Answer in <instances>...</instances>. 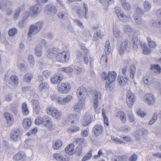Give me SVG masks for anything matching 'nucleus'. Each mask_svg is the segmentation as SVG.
<instances>
[{"mask_svg":"<svg viewBox=\"0 0 161 161\" xmlns=\"http://www.w3.org/2000/svg\"><path fill=\"white\" fill-rule=\"evenodd\" d=\"M102 75L104 76V79L106 80L105 88L106 90H110V85L115 80L116 73L114 71L109 72L107 75L106 73L104 72L102 73Z\"/></svg>","mask_w":161,"mask_h":161,"instance_id":"f257e3e1","label":"nucleus"},{"mask_svg":"<svg viewBox=\"0 0 161 161\" xmlns=\"http://www.w3.org/2000/svg\"><path fill=\"white\" fill-rule=\"evenodd\" d=\"M132 42L133 43V47L136 49L138 48V44L143 48L142 53L145 54H148L151 53L150 49L147 47L146 44L143 42H141L140 41H138V38L136 37H134L132 39Z\"/></svg>","mask_w":161,"mask_h":161,"instance_id":"f03ea898","label":"nucleus"},{"mask_svg":"<svg viewBox=\"0 0 161 161\" xmlns=\"http://www.w3.org/2000/svg\"><path fill=\"white\" fill-rule=\"evenodd\" d=\"M43 22L42 21L37 22L34 25H31L29 29L27 35L31 37L32 34H36L42 29L43 26Z\"/></svg>","mask_w":161,"mask_h":161,"instance_id":"7ed1b4c3","label":"nucleus"},{"mask_svg":"<svg viewBox=\"0 0 161 161\" xmlns=\"http://www.w3.org/2000/svg\"><path fill=\"white\" fill-rule=\"evenodd\" d=\"M130 44L128 40H125L122 41L118 48V51L119 54L123 55L125 52H130Z\"/></svg>","mask_w":161,"mask_h":161,"instance_id":"20e7f679","label":"nucleus"},{"mask_svg":"<svg viewBox=\"0 0 161 161\" xmlns=\"http://www.w3.org/2000/svg\"><path fill=\"white\" fill-rule=\"evenodd\" d=\"M70 57V52L69 51H63L58 53L56 57V60L59 62L64 63L68 61Z\"/></svg>","mask_w":161,"mask_h":161,"instance_id":"39448f33","label":"nucleus"},{"mask_svg":"<svg viewBox=\"0 0 161 161\" xmlns=\"http://www.w3.org/2000/svg\"><path fill=\"white\" fill-rule=\"evenodd\" d=\"M136 100V97L134 94L131 91H128L126 93V102L128 107L130 108H131Z\"/></svg>","mask_w":161,"mask_h":161,"instance_id":"423d86ee","label":"nucleus"},{"mask_svg":"<svg viewBox=\"0 0 161 161\" xmlns=\"http://www.w3.org/2000/svg\"><path fill=\"white\" fill-rule=\"evenodd\" d=\"M83 6L82 9H78L76 12L79 17L81 19L85 17L86 19L88 18L87 14L88 12L87 5L83 3Z\"/></svg>","mask_w":161,"mask_h":161,"instance_id":"0eeeda50","label":"nucleus"},{"mask_svg":"<svg viewBox=\"0 0 161 161\" xmlns=\"http://www.w3.org/2000/svg\"><path fill=\"white\" fill-rule=\"evenodd\" d=\"M47 112L49 114H51L53 117L58 120L61 119V114L56 108H49L47 109Z\"/></svg>","mask_w":161,"mask_h":161,"instance_id":"6e6552de","label":"nucleus"},{"mask_svg":"<svg viewBox=\"0 0 161 161\" xmlns=\"http://www.w3.org/2000/svg\"><path fill=\"white\" fill-rule=\"evenodd\" d=\"M77 95L79 100H85L87 94L86 89L83 86H80L77 91Z\"/></svg>","mask_w":161,"mask_h":161,"instance_id":"1a4fd4ad","label":"nucleus"},{"mask_svg":"<svg viewBox=\"0 0 161 161\" xmlns=\"http://www.w3.org/2000/svg\"><path fill=\"white\" fill-rule=\"evenodd\" d=\"M58 91L60 93H65L69 92L71 86L68 83H62L58 86Z\"/></svg>","mask_w":161,"mask_h":161,"instance_id":"9d476101","label":"nucleus"},{"mask_svg":"<svg viewBox=\"0 0 161 161\" xmlns=\"http://www.w3.org/2000/svg\"><path fill=\"white\" fill-rule=\"evenodd\" d=\"M144 98L145 102L149 105H153L156 101L155 97L152 94H146L145 95Z\"/></svg>","mask_w":161,"mask_h":161,"instance_id":"9b49d317","label":"nucleus"},{"mask_svg":"<svg viewBox=\"0 0 161 161\" xmlns=\"http://www.w3.org/2000/svg\"><path fill=\"white\" fill-rule=\"evenodd\" d=\"M101 94L99 91H95L94 92L92 99L94 102V108L95 109H97L99 106L98 101L101 97Z\"/></svg>","mask_w":161,"mask_h":161,"instance_id":"f8f14e48","label":"nucleus"},{"mask_svg":"<svg viewBox=\"0 0 161 161\" xmlns=\"http://www.w3.org/2000/svg\"><path fill=\"white\" fill-rule=\"evenodd\" d=\"M63 78L64 75L58 73L51 78V81L52 84H57L60 82Z\"/></svg>","mask_w":161,"mask_h":161,"instance_id":"ddd939ff","label":"nucleus"},{"mask_svg":"<svg viewBox=\"0 0 161 161\" xmlns=\"http://www.w3.org/2000/svg\"><path fill=\"white\" fill-rule=\"evenodd\" d=\"M22 134V130L20 129H15L10 135L11 139L14 141H16L21 137Z\"/></svg>","mask_w":161,"mask_h":161,"instance_id":"4468645a","label":"nucleus"},{"mask_svg":"<svg viewBox=\"0 0 161 161\" xmlns=\"http://www.w3.org/2000/svg\"><path fill=\"white\" fill-rule=\"evenodd\" d=\"M42 124L44 126L49 128L52 127L53 123L52 119L48 116L45 115L42 118Z\"/></svg>","mask_w":161,"mask_h":161,"instance_id":"2eb2a0df","label":"nucleus"},{"mask_svg":"<svg viewBox=\"0 0 161 161\" xmlns=\"http://www.w3.org/2000/svg\"><path fill=\"white\" fill-rule=\"evenodd\" d=\"M103 131V127L100 125H95L92 130V134L95 137H97L101 134Z\"/></svg>","mask_w":161,"mask_h":161,"instance_id":"dca6fc26","label":"nucleus"},{"mask_svg":"<svg viewBox=\"0 0 161 161\" xmlns=\"http://www.w3.org/2000/svg\"><path fill=\"white\" fill-rule=\"evenodd\" d=\"M84 100H79L77 103L74 106V111L77 112H79L83 108L84 106Z\"/></svg>","mask_w":161,"mask_h":161,"instance_id":"f3484780","label":"nucleus"},{"mask_svg":"<svg viewBox=\"0 0 161 161\" xmlns=\"http://www.w3.org/2000/svg\"><path fill=\"white\" fill-rule=\"evenodd\" d=\"M45 11L49 14L53 15L57 12L56 8L54 6L51 5H47L45 7Z\"/></svg>","mask_w":161,"mask_h":161,"instance_id":"a211bd4d","label":"nucleus"},{"mask_svg":"<svg viewBox=\"0 0 161 161\" xmlns=\"http://www.w3.org/2000/svg\"><path fill=\"white\" fill-rule=\"evenodd\" d=\"M92 120V115L90 113H86L84 117V120L82 122V125L84 126H87L91 122Z\"/></svg>","mask_w":161,"mask_h":161,"instance_id":"6ab92c4d","label":"nucleus"},{"mask_svg":"<svg viewBox=\"0 0 161 161\" xmlns=\"http://www.w3.org/2000/svg\"><path fill=\"white\" fill-rule=\"evenodd\" d=\"M39 4H36L30 7V13L33 17H36L40 13Z\"/></svg>","mask_w":161,"mask_h":161,"instance_id":"aec40b11","label":"nucleus"},{"mask_svg":"<svg viewBox=\"0 0 161 161\" xmlns=\"http://www.w3.org/2000/svg\"><path fill=\"white\" fill-rule=\"evenodd\" d=\"M129 78L125 76H122L119 75L118 77L117 81L121 86H125L128 84Z\"/></svg>","mask_w":161,"mask_h":161,"instance_id":"412c9836","label":"nucleus"},{"mask_svg":"<svg viewBox=\"0 0 161 161\" xmlns=\"http://www.w3.org/2000/svg\"><path fill=\"white\" fill-rule=\"evenodd\" d=\"M143 81L145 84L147 85H152L156 83L157 85H159V83L158 82H156L155 79L152 78L148 76L144 77Z\"/></svg>","mask_w":161,"mask_h":161,"instance_id":"4be33fe9","label":"nucleus"},{"mask_svg":"<svg viewBox=\"0 0 161 161\" xmlns=\"http://www.w3.org/2000/svg\"><path fill=\"white\" fill-rule=\"evenodd\" d=\"M33 110L36 114H38L40 110V103L37 100H33L32 101Z\"/></svg>","mask_w":161,"mask_h":161,"instance_id":"5701e85b","label":"nucleus"},{"mask_svg":"<svg viewBox=\"0 0 161 161\" xmlns=\"http://www.w3.org/2000/svg\"><path fill=\"white\" fill-rule=\"evenodd\" d=\"M4 116L7 120L8 125H11L14 122V119L13 115L8 112H5L4 114Z\"/></svg>","mask_w":161,"mask_h":161,"instance_id":"b1692460","label":"nucleus"},{"mask_svg":"<svg viewBox=\"0 0 161 161\" xmlns=\"http://www.w3.org/2000/svg\"><path fill=\"white\" fill-rule=\"evenodd\" d=\"M83 60V61L84 63L87 65L89 62L90 66H92V64L94 62L93 59L90 57H88L87 54H84V55L81 60Z\"/></svg>","mask_w":161,"mask_h":161,"instance_id":"393cba45","label":"nucleus"},{"mask_svg":"<svg viewBox=\"0 0 161 161\" xmlns=\"http://www.w3.org/2000/svg\"><path fill=\"white\" fill-rule=\"evenodd\" d=\"M72 99V96L71 95H68L63 98L60 97L59 104H64L70 102Z\"/></svg>","mask_w":161,"mask_h":161,"instance_id":"a878e982","label":"nucleus"},{"mask_svg":"<svg viewBox=\"0 0 161 161\" xmlns=\"http://www.w3.org/2000/svg\"><path fill=\"white\" fill-rule=\"evenodd\" d=\"M120 3L122 8L125 10L128 11L131 8L130 4L126 1V0H120Z\"/></svg>","mask_w":161,"mask_h":161,"instance_id":"bb28decb","label":"nucleus"},{"mask_svg":"<svg viewBox=\"0 0 161 161\" xmlns=\"http://www.w3.org/2000/svg\"><path fill=\"white\" fill-rule=\"evenodd\" d=\"M31 124V120L30 118L25 119L23 121V125L24 127L26 129L29 128Z\"/></svg>","mask_w":161,"mask_h":161,"instance_id":"cd10ccee","label":"nucleus"},{"mask_svg":"<svg viewBox=\"0 0 161 161\" xmlns=\"http://www.w3.org/2000/svg\"><path fill=\"white\" fill-rule=\"evenodd\" d=\"M22 112L24 116H27L29 113V110L26 103L25 102L23 103L22 105Z\"/></svg>","mask_w":161,"mask_h":161,"instance_id":"c85d7f7f","label":"nucleus"},{"mask_svg":"<svg viewBox=\"0 0 161 161\" xmlns=\"http://www.w3.org/2000/svg\"><path fill=\"white\" fill-rule=\"evenodd\" d=\"M53 158L58 161H69L68 159L64 158L60 154L56 153L53 155Z\"/></svg>","mask_w":161,"mask_h":161,"instance_id":"c756f323","label":"nucleus"},{"mask_svg":"<svg viewBox=\"0 0 161 161\" xmlns=\"http://www.w3.org/2000/svg\"><path fill=\"white\" fill-rule=\"evenodd\" d=\"M117 17L119 20L124 22H128L130 19L129 16L125 15L123 13L118 14Z\"/></svg>","mask_w":161,"mask_h":161,"instance_id":"7c9ffc66","label":"nucleus"},{"mask_svg":"<svg viewBox=\"0 0 161 161\" xmlns=\"http://www.w3.org/2000/svg\"><path fill=\"white\" fill-rule=\"evenodd\" d=\"M74 144H70L65 149V151L66 153L70 155H72L74 152Z\"/></svg>","mask_w":161,"mask_h":161,"instance_id":"2f4dec72","label":"nucleus"},{"mask_svg":"<svg viewBox=\"0 0 161 161\" xmlns=\"http://www.w3.org/2000/svg\"><path fill=\"white\" fill-rule=\"evenodd\" d=\"M127 157L126 155L115 156L113 161H127Z\"/></svg>","mask_w":161,"mask_h":161,"instance_id":"473e14b6","label":"nucleus"},{"mask_svg":"<svg viewBox=\"0 0 161 161\" xmlns=\"http://www.w3.org/2000/svg\"><path fill=\"white\" fill-rule=\"evenodd\" d=\"M103 35L102 34L100 30L95 32L93 36V40L94 41H96L98 40L99 38L102 39Z\"/></svg>","mask_w":161,"mask_h":161,"instance_id":"72a5a7b5","label":"nucleus"},{"mask_svg":"<svg viewBox=\"0 0 161 161\" xmlns=\"http://www.w3.org/2000/svg\"><path fill=\"white\" fill-rule=\"evenodd\" d=\"M9 2L3 0L0 1V9L2 10H5L8 6Z\"/></svg>","mask_w":161,"mask_h":161,"instance_id":"f704fd0d","label":"nucleus"},{"mask_svg":"<svg viewBox=\"0 0 161 161\" xmlns=\"http://www.w3.org/2000/svg\"><path fill=\"white\" fill-rule=\"evenodd\" d=\"M114 36L115 38H118L119 37L121 34L120 30L116 27H113V29Z\"/></svg>","mask_w":161,"mask_h":161,"instance_id":"c9c22d12","label":"nucleus"},{"mask_svg":"<svg viewBox=\"0 0 161 161\" xmlns=\"http://www.w3.org/2000/svg\"><path fill=\"white\" fill-rule=\"evenodd\" d=\"M25 156V153L22 152H19L17 154L15 155L14 157V159L15 160H20L22 158Z\"/></svg>","mask_w":161,"mask_h":161,"instance_id":"e433bc0d","label":"nucleus"},{"mask_svg":"<svg viewBox=\"0 0 161 161\" xmlns=\"http://www.w3.org/2000/svg\"><path fill=\"white\" fill-rule=\"evenodd\" d=\"M109 44V42L108 41H107L105 42L104 50L107 54H108L111 51V48Z\"/></svg>","mask_w":161,"mask_h":161,"instance_id":"4c0bfd02","label":"nucleus"},{"mask_svg":"<svg viewBox=\"0 0 161 161\" xmlns=\"http://www.w3.org/2000/svg\"><path fill=\"white\" fill-rule=\"evenodd\" d=\"M32 78V74L30 73H27L24 75L23 80L24 81L29 83L31 81Z\"/></svg>","mask_w":161,"mask_h":161,"instance_id":"58836bf2","label":"nucleus"},{"mask_svg":"<svg viewBox=\"0 0 161 161\" xmlns=\"http://www.w3.org/2000/svg\"><path fill=\"white\" fill-rule=\"evenodd\" d=\"M35 54L38 57L41 56L42 55V49L40 45L36 46L35 48Z\"/></svg>","mask_w":161,"mask_h":161,"instance_id":"ea45409f","label":"nucleus"},{"mask_svg":"<svg viewBox=\"0 0 161 161\" xmlns=\"http://www.w3.org/2000/svg\"><path fill=\"white\" fill-rule=\"evenodd\" d=\"M62 145V142L60 140H57L53 145V147L54 149H58Z\"/></svg>","mask_w":161,"mask_h":161,"instance_id":"a19ab883","label":"nucleus"},{"mask_svg":"<svg viewBox=\"0 0 161 161\" xmlns=\"http://www.w3.org/2000/svg\"><path fill=\"white\" fill-rule=\"evenodd\" d=\"M136 72V68L134 65H131L130 67V69L129 72L130 75V77L133 79L134 77L135 74Z\"/></svg>","mask_w":161,"mask_h":161,"instance_id":"79ce46f5","label":"nucleus"},{"mask_svg":"<svg viewBox=\"0 0 161 161\" xmlns=\"http://www.w3.org/2000/svg\"><path fill=\"white\" fill-rule=\"evenodd\" d=\"M49 88V86L47 83H42L40 84L39 86V89L41 91L43 90H47Z\"/></svg>","mask_w":161,"mask_h":161,"instance_id":"37998d69","label":"nucleus"},{"mask_svg":"<svg viewBox=\"0 0 161 161\" xmlns=\"http://www.w3.org/2000/svg\"><path fill=\"white\" fill-rule=\"evenodd\" d=\"M68 119L69 121H71V124H73L74 121L78 119V116L77 115L70 114L68 116Z\"/></svg>","mask_w":161,"mask_h":161,"instance_id":"c03bdc74","label":"nucleus"},{"mask_svg":"<svg viewBox=\"0 0 161 161\" xmlns=\"http://www.w3.org/2000/svg\"><path fill=\"white\" fill-rule=\"evenodd\" d=\"M151 69L152 70L154 71V72H155V70H156L159 73H160L161 72V68L158 64L152 65L151 67Z\"/></svg>","mask_w":161,"mask_h":161,"instance_id":"a18cd8bd","label":"nucleus"},{"mask_svg":"<svg viewBox=\"0 0 161 161\" xmlns=\"http://www.w3.org/2000/svg\"><path fill=\"white\" fill-rule=\"evenodd\" d=\"M153 26L157 28L161 27V19H157L153 21L152 23Z\"/></svg>","mask_w":161,"mask_h":161,"instance_id":"49530a36","label":"nucleus"},{"mask_svg":"<svg viewBox=\"0 0 161 161\" xmlns=\"http://www.w3.org/2000/svg\"><path fill=\"white\" fill-rule=\"evenodd\" d=\"M11 80L14 83L15 86H17L18 84V78L17 76L16 75H12L10 77Z\"/></svg>","mask_w":161,"mask_h":161,"instance_id":"de8ad7c7","label":"nucleus"},{"mask_svg":"<svg viewBox=\"0 0 161 161\" xmlns=\"http://www.w3.org/2000/svg\"><path fill=\"white\" fill-rule=\"evenodd\" d=\"M119 118L123 123H125L126 121V117L124 113L120 112L119 113Z\"/></svg>","mask_w":161,"mask_h":161,"instance_id":"09e8293b","label":"nucleus"},{"mask_svg":"<svg viewBox=\"0 0 161 161\" xmlns=\"http://www.w3.org/2000/svg\"><path fill=\"white\" fill-rule=\"evenodd\" d=\"M99 1L103 6L104 9L108 10V7L109 5L108 1L107 0H99Z\"/></svg>","mask_w":161,"mask_h":161,"instance_id":"8fccbe9b","label":"nucleus"},{"mask_svg":"<svg viewBox=\"0 0 161 161\" xmlns=\"http://www.w3.org/2000/svg\"><path fill=\"white\" fill-rule=\"evenodd\" d=\"M80 129V128L78 126H74L69 127L68 129V131L69 132L74 133L78 131Z\"/></svg>","mask_w":161,"mask_h":161,"instance_id":"3c124183","label":"nucleus"},{"mask_svg":"<svg viewBox=\"0 0 161 161\" xmlns=\"http://www.w3.org/2000/svg\"><path fill=\"white\" fill-rule=\"evenodd\" d=\"M82 148L81 146H78L75 150V153L78 156H80L82 152Z\"/></svg>","mask_w":161,"mask_h":161,"instance_id":"603ef678","label":"nucleus"},{"mask_svg":"<svg viewBox=\"0 0 161 161\" xmlns=\"http://www.w3.org/2000/svg\"><path fill=\"white\" fill-rule=\"evenodd\" d=\"M147 40L148 42L149 46L152 48H155L156 46L157 45L156 42L153 41L149 37L147 38Z\"/></svg>","mask_w":161,"mask_h":161,"instance_id":"864d4df0","label":"nucleus"},{"mask_svg":"<svg viewBox=\"0 0 161 161\" xmlns=\"http://www.w3.org/2000/svg\"><path fill=\"white\" fill-rule=\"evenodd\" d=\"M67 14L66 11H61L58 13V16L60 18L64 19L67 17Z\"/></svg>","mask_w":161,"mask_h":161,"instance_id":"5fc2aeb1","label":"nucleus"},{"mask_svg":"<svg viewBox=\"0 0 161 161\" xmlns=\"http://www.w3.org/2000/svg\"><path fill=\"white\" fill-rule=\"evenodd\" d=\"M21 11V8H18L15 10L14 14L13 17L15 20H16L19 18Z\"/></svg>","mask_w":161,"mask_h":161,"instance_id":"6e6d98bb","label":"nucleus"},{"mask_svg":"<svg viewBox=\"0 0 161 161\" xmlns=\"http://www.w3.org/2000/svg\"><path fill=\"white\" fill-rule=\"evenodd\" d=\"M107 62V55H103L101 58L100 63L103 65H106Z\"/></svg>","mask_w":161,"mask_h":161,"instance_id":"4d7b16f0","label":"nucleus"},{"mask_svg":"<svg viewBox=\"0 0 161 161\" xmlns=\"http://www.w3.org/2000/svg\"><path fill=\"white\" fill-rule=\"evenodd\" d=\"M158 118V114L157 113H154L152 119L150 120L149 123V124L152 125L157 120Z\"/></svg>","mask_w":161,"mask_h":161,"instance_id":"13d9d810","label":"nucleus"},{"mask_svg":"<svg viewBox=\"0 0 161 161\" xmlns=\"http://www.w3.org/2000/svg\"><path fill=\"white\" fill-rule=\"evenodd\" d=\"M51 98V99L57 103H59L60 100V97L56 95H51L50 96Z\"/></svg>","mask_w":161,"mask_h":161,"instance_id":"bf43d9fd","label":"nucleus"},{"mask_svg":"<svg viewBox=\"0 0 161 161\" xmlns=\"http://www.w3.org/2000/svg\"><path fill=\"white\" fill-rule=\"evenodd\" d=\"M17 32V29L15 28H13L10 29L8 31V35L10 36H14Z\"/></svg>","mask_w":161,"mask_h":161,"instance_id":"052dcab7","label":"nucleus"},{"mask_svg":"<svg viewBox=\"0 0 161 161\" xmlns=\"http://www.w3.org/2000/svg\"><path fill=\"white\" fill-rule=\"evenodd\" d=\"M28 61L30 63L31 66H33L35 64L33 56L31 55H29L28 57Z\"/></svg>","mask_w":161,"mask_h":161,"instance_id":"680f3d73","label":"nucleus"},{"mask_svg":"<svg viewBox=\"0 0 161 161\" xmlns=\"http://www.w3.org/2000/svg\"><path fill=\"white\" fill-rule=\"evenodd\" d=\"M92 151L90 150L87 153V155L85 156L82 160V161H86L90 159L92 156Z\"/></svg>","mask_w":161,"mask_h":161,"instance_id":"e2e57ef3","label":"nucleus"},{"mask_svg":"<svg viewBox=\"0 0 161 161\" xmlns=\"http://www.w3.org/2000/svg\"><path fill=\"white\" fill-rule=\"evenodd\" d=\"M144 8L146 11H148L151 8V5L150 3L147 1H145L144 3Z\"/></svg>","mask_w":161,"mask_h":161,"instance_id":"0e129e2a","label":"nucleus"},{"mask_svg":"<svg viewBox=\"0 0 161 161\" xmlns=\"http://www.w3.org/2000/svg\"><path fill=\"white\" fill-rule=\"evenodd\" d=\"M10 110L15 115H17L18 114V109L14 106H12L10 108Z\"/></svg>","mask_w":161,"mask_h":161,"instance_id":"69168bd1","label":"nucleus"},{"mask_svg":"<svg viewBox=\"0 0 161 161\" xmlns=\"http://www.w3.org/2000/svg\"><path fill=\"white\" fill-rule=\"evenodd\" d=\"M102 114L103 118L104 124L106 126H108L109 125V122L107 117L106 115L104 112H102Z\"/></svg>","mask_w":161,"mask_h":161,"instance_id":"338daca9","label":"nucleus"},{"mask_svg":"<svg viewBox=\"0 0 161 161\" xmlns=\"http://www.w3.org/2000/svg\"><path fill=\"white\" fill-rule=\"evenodd\" d=\"M111 139L114 143L116 144H121L123 143V142L117 137H114L112 136Z\"/></svg>","mask_w":161,"mask_h":161,"instance_id":"774afa93","label":"nucleus"}]
</instances>
